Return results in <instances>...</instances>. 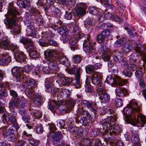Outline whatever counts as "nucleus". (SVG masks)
Listing matches in <instances>:
<instances>
[{
	"label": "nucleus",
	"mask_w": 146,
	"mask_h": 146,
	"mask_svg": "<svg viewBox=\"0 0 146 146\" xmlns=\"http://www.w3.org/2000/svg\"><path fill=\"white\" fill-rule=\"evenodd\" d=\"M143 48H140L139 46H137L135 48V52H138L142 57L144 65L146 66V56L145 53L143 51Z\"/></svg>",
	"instance_id": "27"
},
{
	"label": "nucleus",
	"mask_w": 146,
	"mask_h": 146,
	"mask_svg": "<svg viewBox=\"0 0 146 146\" xmlns=\"http://www.w3.org/2000/svg\"><path fill=\"white\" fill-rule=\"evenodd\" d=\"M96 86V89L99 96L102 94L104 92H106L102 82Z\"/></svg>",
	"instance_id": "37"
},
{
	"label": "nucleus",
	"mask_w": 146,
	"mask_h": 146,
	"mask_svg": "<svg viewBox=\"0 0 146 146\" xmlns=\"http://www.w3.org/2000/svg\"><path fill=\"white\" fill-rule=\"evenodd\" d=\"M131 133L132 136L131 137V140L132 143L134 144L140 142L138 132L135 130H133Z\"/></svg>",
	"instance_id": "31"
},
{
	"label": "nucleus",
	"mask_w": 146,
	"mask_h": 146,
	"mask_svg": "<svg viewBox=\"0 0 146 146\" xmlns=\"http://www.w3.org/2000/svg\"><path fill=\"white\" fill-rule=\"evenodd\" d=\"M10 116H7L5 118L4 117H3V121L4 123H10L13 124V126L17 130L19 128L18 124L17 122L16 116L17 115V113L13 112L12 113H10Z\"/></svg>",
	"instance_id": "5"
},
{
	"label": "nucleus",
	"mask_w": 146,
	"mask_h": 146,
	"mask_svg": "<svg viewBox=\"0 0 146 146\" xmlns=\"http://www.w3.org/2000/svg\"><path fill=\"white\" fill-rule=\"evenodd\" d=\"M9 93L14 99L15 100H20V98L17 92L14 90L10 89Z\"/></svg>",
	"instance_id": "48"
},
{
	"label": "nucleus",
	"mask_w": 146,
	"mask_h": 146,
	"mask_svg": "<svg viewBox=\"0 0 146 146\" xmlns=\"http://www.w3.org/2000/svg\"><path fill=\"white\" fill-rule=\"evenodd\" d=\"M106 39L105 37L101 33L98 35L97 40L99 43H102L104 42Z\"/></svg>",
	"instance_id": "58"
},
{
	"label": "nucleus",
	"mask_w": 146,
	"mask_h": 146,
	"mask_svg": "<svg viewBox=\"0 0 146 146\" xmlns=\"http://www.w3.org/2000/svg\"><path fill=\"white\" fill-rule=\"evenodd\" d=\"M103 76L102 73L94 72L91 74V81L92 83L95 85L99 84L102 82Z\"/></svg>",
	"instance_id": "13"
},
{
	"label": "nucleus",
	"mask_w": 146,
	"mask_h": 146,
	"mask_svg": "<svg viewBox=\"0 0 146 146\" xmlns=\"http://www.w3.org/2000/svg\"><path fill=\"white\" fill-rule=\"evenodd\" d=\"M116 118L115 116H111L104 119L101 123L105 131L104 134H106L108 130H110L109 133L110 135L112 134H117L119 133L121 131L120 127L116 124Z\"/></svg>",
	"instance_id": "3"
},
{
	"label": "nucleus",
	"mask_w": 146,
	"mask_h": 146,
	"mask_svg": "<svg viewBox=\"0 0 146 146\" xmlns=\"http://www.w3.org/2000/svg\"><path fill=\"white\" fill-rule=\"evenodd\" d=\"M15 58L18 62H21L26 61V56L24 52L20 51L17 52L14 55Z\"/></svg>",
	"instance_id": "20"
},
{
	"label": "nucleus",
	"mask_w": 146,
	"mask_h": 146,
	"mask_svg": "<svg viewBox=\"0 0 146 146\" xmlns=\"http://www.w3.org/2000/svg\"><path fill=\"white\" fill-rule=\"evenodd\" d=\"M58 79L56 82L59 85L69 86L73 81L72 79L60 74H58Z\"/></svg>",
	"instance_id": "7"
},
{
	"label": "nucleus",
	"mask_w": 146,
	"mask_h": 146,
	"mask_svg": "<svg viewBox=\"0 0 146 146\" xmlns=\"http://www.w3.org/2000/svg\"><path fill=\"white\" fill-rule=\"evenodd\" d=\"M3 133L4 136L6 137L8 141L14 142L16 140L14 134L15 130L13 129L10 128L3 131Z\"/></svg>",
	"instance_id": "14"
},
{
	"label": "nucleus",
	"mask_w": 146,
	"mask_h": 146,
	"mask_svg": "<svg viewBox=\"0 0 146 146\" xmlns=\"http://www.w3.org/2000/svg\"><path fill=\"white\" fill-rule=\"evenodd\" d=\"M19 47L17 45H15L12 44L10 45V47L9 49L11 50L14 52V54L17 52H18V51H20L19 50Z\"/></svg>",
	"instance_id": "55"
},
{
	"label": "nucleus",
	"mask_w": 146,
	"mask_h": 146,
	"mask_svg": "<svg viewBox=\"0 0 146 146\" xmlns=\"http://www.w3.org/2000/svg\"><path fill=\"white\" fill-rule=\"evenodd\" d=\"M82 145L83 146H92V143L89 139H83L82 142Z\"/></svg>",
	"instance_id": "57"
},
{
	"label": "nucleus",
	"mask_w": 146,
	"mask_h": 146,
	"mask_svg": "<svg viewBox=\"0 0 146 146\" xmlns=\"http://www.w3.org/2000/svg\"><path fill=\"white\" fill-rule=\"evenodd\" d=\"M55 54V52L53 50L49 49L47 50L44 52V55L47 60H48L50 58L56 57L54 56Z\"/></svg>",
	"instance_id": "38"
},
{
	"label": "nucleus",
	"mask_w": 146,
	"mask_h": 146,
	"mask_svg": "<svg viewBox=\"0 0 146 146\" xmlns=\"http://www.w3.org/2000/svg\"><path fill=\"white\" fill-rule=\"evenodd\" d=\"M78 40L76 37H72L69 40V43L71 45H76L77 43Z\"/></svg>",
	"instance_id": "63"
},
{
	"label": "nucleus",
	"mask_w": 146,
	"mask_h": 146,
	"mask_svg": "<svg viewBox=\"0 0 146 146\" xmlns=\"http://www.w3.org/2000/svg\"><path fill=\"white\" fill-rule=\"evenodd\" d=\"M52 80L51 78H46L45 80V85L46 91L54 95L56 93V90L54 86L52 84Z\"/></svg>",
	"instance_id": "12"
},
{
	"label": "nucleus",
	"mask_w": 146,
	"mask_h": 146,
	"mask_svg": "<svg viewBox=\"0 0 146 146\" xmlns=\"http://www.w3.org/2000/svg\"><path fill=\"white\" fill-rule=\"evenodd\" d=\"M82 103L85 107H86L91 111L94 113H95L96 111V104L92 101L87 100H82Z\"/></svg>",
	"instance_id": "17"
},
{
	"label": "nucleus",
	"mask_w": 146,
	"mask_h": 146,
	"mask_svg": "<svg viewBox=\"0 0 146 146\" xmlns=\"http://www.w3.org/2000/svg\"><path fill=\"white\" fill-rule=\"evenodd\" d=\"M30 1L25 0L23 1H19L17 2L18 5H19L20 6L24 8H25L28 7L30 6Z\"/></svg>",
	"instance_id": "36"
},
{
	"label": "nucleus",
	"mask_w": 146,
	"mask_h": 146,
	"mask_svg": "<svg viewBox=\"0 0 146 146\" xmlns=\"http://www.w3.org/2000/svg\"><path fill=\"white\" fill-rule=\"evenodd\" d=\"M59 33L62 36V39L64 42H66L69 40L70 36L68 35V32L62 30L60 31Z\"/></svg>",
	"instance_id": "34"
},
{
	"label": "nucleus",
	"mask_w": 146,
	"mask_h": 146,
	"mask_svg": "<svg viewBox=\"0 0 146 146\" xmlns=\"http://www.w3.org/2000/svg\"><path fill=\"white\" fill-rule=\"evenodd\" d=\"M82 56L79 55H76L72 57L73 61L75 63H78L80 62L82 60Z\"/></svg>",
	"instance_id": "54"
},
{
	"label": "nucleus",
	"mask_w": 146,
	"mask_h": 146,
	"mask_svg": "<svg viewBox=\"0 0 146 146\" xmlns=\"http://www.w3.org/2000/svg\"><path fill=\"white\" fill-rule=\"evenodd\" d=\"M66 103L68 108H69L70 109L73 108L75 104L74 102L72 99H70L66 101Z\"/></svg>",
	"instance_id": "60"
},
{
	"label": "nucleus",
	"mask_w": 146,
	"mask_h": 146,
	"mask_svg": "<svg viewBox=\"0 0 146 146\" xmlns=\"http://www.w3.org/2000/svg\"><path fill=\"white\" fill-rule=\"evenodd\" d=\"M21 68L22 77L27 76V75L30 73L31 70V66L29 65L25 66L23 68Z\"/></svg>",
	"instance_id": "33"
},
{
	"label": "nucleus",
	"mask_w": 146,
	"mask_h": 146,
	"mask_svg": "<svg viewBox=\"0 0 146 146\" xmlns=\"http://www.w3.org/2000/svg\"><path fill=\"white\" fill-rule=\"evenodd\" d=\"M106 46H103L102 47V49L103 52L101 56V57L104 61H108L110 60V54L108 51V50L106 49Z\"/></svg>",
	"instance_id": "22"
},
{
	"label": "nucleus",
	"mask_w": 146,
	"mask_h": 146,
	"mask_svg": "<svg viewBox=\"0 0 146 146\" xmlns=\"http://www.w3.org/2000/svg\"><path fill=\"white\" fill-rule=\"evenodd\" d=\"M122 48V50L124 53H127L129 52V50L132 48V46L129 44L127 45V43L125 42L124 45Z\"/></svg>",
	"instance_id": "50"
},
{
	"label": "nucleus",
	"mask_w": 146,
	"mask_h": 146,
	"mask_svg": "<svg viewBox=\"0 0 146 146\" xmlns=\"http://www.w3.org/2000/svg\"><path fill=\"white\" fill-rule=\"evenodd\" d=\"M11 72L13 76L21 74V68L18 67H14L12 69Z\"/></svg>",
	"instance_id": "49"
},
{
	"label": "nucleus",
	"mask_w": 146,
	"mask_h": 146,
	"mask_svg": "<svg viewBox=\"0 0 146 146\" xmlns=\"http://www.w3.org/2000/svg\"><path fill=\"white\" fill-rule=\"evenodd\" d=\"M139 112V108L137 104L134 102H130L124 109L125 115V120L134 126L143 127L146 123V116Z\"/></svg>",
	"instance_id": "1"
},
{
	"label": "nucleus",
	"mask_w": 146,
	"mask_h": 146,
	"mask_svg": "<svg viewBox=\"0 0 146 146\" xmlns=\"http://www.w3.org/2000/svg\"><path fill=\"white\" fill-rule=\"evenodd\" d=\"M87 73L90 74V73L92 74V73L95 72L94 68L93 66L91 65H88L87 66L85 67Z\"/></svg>",
	"instance_id": "53"
},
{
	"label": "nucleus",
	"mask_w": 146,
	"mask_h": 146,
	"mask_svg": "<svg viewBox=\"0 0 146 146\" xmlns=\"http://www.w3.org/2000/svg\"><path fill=\"white\" fill-rule=\"evenodd\" d=\"M0 47L5 50H9L10 47L9 42L7 40H3L0 43Z\"/></svg>",
	"instance_id": "35"
},
{
	"label": "nucleus",
	"mask_w": 146,
	"mask_h": 146,
	"mask_svg": "<svg viewBox=\"0 0 146 146\" xmlns=\"http://www.w3.org/2000/svg\"><path fill=\"white\" fill-rule=\"evenodd\" d=\"M47 63L48 66L52 71L54 74H59L60 70V68L58 66L57 61V58L56 57L50 58L47 60Z\"/></svg>",
	"instance_id": "6"
},
{
	"label": "nucleus",
	"mask_w": 146,
	"mask_h": 146,
	"mask_svg": "<svg viewBox=\"0 0 146 146\" xmlns=\"http://www.w3.org/2000/svg\"><path fill=\"white\" fill-rule=\"evenodd\" d=\"M127 82L126 80L121 79L118 76H116L115 77V84L116 85L118 84L119 86H122L126 83Z\"/></svg>",
	"instance_id": "42"
},
{
	"label": "nucleus",
	"mask_w": 146,
	"mask_h": 146,
	"mask_svg": "<svg viewBox=\"0 0 146 146\" xmlns=\"http://www.w3.org/2000/svg\"><path fill=\"white\" fill-rule=\"evenodd\" d=\"M28 131L24 130L22 133V138L23 139L27 140L33 146H38V142L33 137L31 134H29Z\"/></svg>",
	"instance_id": "10"
},
{
	"label": "nucleus",
	"mask_w": 146,
	"mask_h": 146,
	"mask_svg": "<svg viewBox=\"0 0 146 146\" xmlns=\"http://www.w3.org/2000/svg\"><path fill=\"white\" fill-rule=\"evenodd\" d=\"M20 100H15L14 99H12L9 102V109L10 111L4 113L3 115V117H4L5 118L7 116H10V113H12V112H15L16 113L14 110V109L16 108H18L19 107V102Z\"/></svg>",
	"instance_id": "9"
},
{
	"label": "nucleus",
	"mask_w": 146,
	"mask_h": 146,
	"mask_svg": "<svg viewBox=\"0 0 146 146\" xmlns=\"http://www.w3.org/2000/svg\"><path fill=\"white\" fill-rule=\"evenodd\" d=\"M77 113L82 115L86 116L88 118L89 120H92L91 116L90 114L88 111L84 110L82 108H81L78 110Z\"/></svg>",
	"instance_id": "40"
},
{
	"label": "nucleus",
	"mask_w": 146,
	"mask_h": 146,
	"mask_svg": "<svg viewBox=\"0 0 146 146\" xmlns=\"http://www.w3.org/2000/svg\"><path fill=\"white\" fill-rule=\"evenodd\" d=\"M62 136L60 131L56 132L54 135L52 136L51 139V141L54 144L59 142L60 140L62 138Z\"/></svg>",
	"instance_id": "23"
},
{
	"label": "nucleus",
	"mask_w": 146,
	"mask_h": 146,
	"mask_svg": "<svg viewBox=\"0 0 146 146\" xmlns=\"http://www.w3.org/2000/svg\"><path fill=\"white\" fill-rule=\"evenodd\" d=\"M22 79L23 82V86L25 88H26L30 86H31L30 87L32 88L33 87L34 88L36 87L37 82L35 80L29 77L28 76L22 77Z\"/></svg>",
	"instance_id": "11"
},
{
	"label": "nucleus",
	"mask_w": 146,
	"mask_h": 146,
	"mask_svg": "<svg viewBox=\"0 0 146 146\" xmlns=\"http://www.w3.org/2000/svg\"><path fill=\"white\" fill-rule=\"evenodd\" d=\"M99 99L101 100V102L102 103L103 100L106 103H108L110 100V95L106 92H104L102 94L99 96Z\"/></svg>",
	"instance_id": "28"
},
{
	"label": "nucleus",
	"mask_w": 146,
	"mask_h": 146,
	"mask_svg": "<svg viewBox=\"0 0 146 146\" xmlns=\"http://www.w3.org/2000/svg\"><path fill=\"white\" fill-rule=\"evenodd\" d=\"M43 131V126L41 124L38 125L36 129V132L38 134H40L42 133Z\"/></svg>",
	"instance_id": "61"
},
{
	"label": "nucleus",
	"mask_w": 146,
	"mask_h": 146,
	"mask_svg": "<svg viewBox=\"0 0 146 146\" xmlns=\"http://www.w3.org/2000/svg\"><path fill=\"white\" fill-rule=\"evenodd\" d=\"M125 39L124 38L122 39H119L115 41L114 43V46L115 47H119L123 46L125 45Z\"/></svg>",
	"instance_id": "47"
},
{
	"label": "nucleus",
	"mask_w": 146,
	"mask_h": 146,
	"mask_svg": "<svg viewBox=\"0 0 146 146\" xmlns=\"http://www.w3.org/2000/svg\"><path fill=\"white\" fill-rule=\"evenodd\" d=\"M88 11L89 13L93 15H96L98 13V10L96 7L94 6L89 8Z\"/></svg>",
	"instance_id": "51"
},
{
	"label": "nucleus",
	"mask_w": 146,
	"mask_h": 146,
	"mask_svg": "<svg viewBox=\"0 0 146 146\" xmlns=\"http://www.w3.org/2000/svg\"><path fill=\"white\" fill-rule=\"evenodd\" d=\"M27 103V101L24 98H23L19 102V107H25Z\"/></svg>",
	"instance_id": "62"
},
{
	"label": "nucleus",
	"mask_w": 146,
	"mask_h": 146,
	"mask_svg": "<svg viewBox=\"0 0 146 146\" xmlns=\"http://www.w3.org/2000/svg\"><path fill=\"white\" fill-rule=\"evenodd\" d=\"M27 28L26 30L27 35L28 36H34L35 34L34 27L31 23H28L27 25Z\"/></svg>",
	"instance_id": "24"
},
{
	"label": "nucleus",
	"mask_w": 146,
	"mask_h": 146,
	"mask_svg": "<svg viewBox=\"0 0 146 146\" xmlns=\"http://www.w3.org/2000/svg\"><path fill=\"white\" fill-rule=\"evenodd\" d=\"M75 119V122L76 123H80L82 125H86L87 123V118L86 117H82L80 119L79 118Z\"/></svg>",
	"instance_id": "43"
},
{
	"label": "nucleus",
	"mask_w": 146,
	"mask_h": 146,
	"mask_svg": "<svg viewBox=\"0 0 146 146\" xmlns=\"http://www.w3.org/2000/svg\"><path fill=\"white\" fill-rule=\"evenodd\" d=\"M89 37L88 36L86 40L84 41L83 43L84 49L88 54H90V53H93L95 52V48L94 44L89 41Z\"/></svg>",
	"instance_id": "8"
},
{
	"label": "nucleus",
	"mask_w": 146,
	"mask_h": 146,
	"mask_svg": "<svg viewBox=\"0 0 146 146\" xmlns=\"http://www.w3.org/2000/svg\"><path fill=\"white\" fill-rule=\"evenodd\" d=\"M70 91L68 89H60L59 90L57 93V96L65 99H67L70 95Z\"/></svg>",
	"instance_id": "19"
},
{
	"label": "nucleus",
	"mask_w": 146,
	"mask_h": 146,
	"mask_svg": "<svg viewBox=\"0 0 146 146\" xmlns=\"http://www.w3.org/2000/svg\"><path fill=\"white\" fill-rule=\"evenodd\" d=\"M84 5L82 3V5ZM82 5L81 6H78L76 10V13L77 15L79 17H81L84 15L86 13V7L84 6L82 7Z\"/></svg>",
	"instance_id": "25"
},
{
	"label": "nucleus",
	"mask_w": 146,
	"mask_h": 146,
	"mask_svg": "<svg viewBox=\"0 0 146 146\" xmlns=\"http://www.w3.org/2000/svg\"><path fill=\"white\" fill-rule=\"evenodd\" d=\"M127 90L122 87L117 88L115 90V93L118 97H122L126 95Z\"/></svg>",
	"instance_id": "29"
},
{
	"label": "nucleus",
	"mask_w": 146,
	"mask_h": 146,
	"mask_svg": "<svg viewBox=\"0 0 146 146\" xmlns=\"http://www.w3.org/2000/svg\"><path fill=\"white\" fill-rule=\"evenodd\" d=\"M101 3L108 9L111 10L113 11L115 10L114 6L112 4H109L110 0H99Z\"/></svg>",
	"instance_id": "30"
},
{
	"label": "nucleus",
	"mask_w": 146,
	"mask_h": 146,
	"mask_svg": "<svg viewBox=\"0 0 146 146\" xmlns=\"http://www.w3.org/2000/svg\"><path fill=\"white\" fill-rule=\"evenodd\" d=\"M130 59L129 62H132L133 63L135 62L139 58V56L136 53H133L131 54L130 57H129Z\"/></svg>",
	"instance_id": "52"
},
{
	"label": "nucleus",
	"mask_w": 146,
	"mask_h": 146,
	"mask_svg": "<svg viewBox=\"0 0 146 146\" xmlns=\"http://www.w3.org/2000/svg\"><path fill=\"white\" fill-rule=\"evenodd\" d=\"M123 56L122 53L117 52L113 55V59L116 62H120L123 60Z\"/></svg>",
	"instance_id": "32"
},
{
	"label": "nucleus",
	"mask_w": 146,
	"mask_h": 146,
	"mask_svg": "<svg viewBox=\"0 0 146 146\" xmlns=\"http://www.w3.org/2000/svg\"><path fill=\"white\" fill-rule=\"evenodd\" d=\"M19 42L23 44L27 49H32L34 47L33 42L30 38L22 37L20 38Z\"/></svg>",
	"instance_id": "15"
},
{
	"label": "nucleus",
	"mask_w": 146,
	"mask_h": 146,
	"mask_svg": "<svg viewBox=\"0 0 146 146\" xmlns=\"http://www.w3.org/2000/svg\"><path fill=\"white\" fill-rule=\"evenodd\" d=\"M2 58L0 60V64L2 65H8L11 61L9 54L6 52L2 54Z\"/></svg>",
	"instance_id": "18"
},
{
	"label": "nucleus",
	"mask_w": 146,
	"mask_h": 146,
	"mask_svg": "<svg viewBox=\"0 0 146 146\" xmlns=\"http://www.w3.org/2000/svg\"><path fill=\"white\" fill-rule=\"evenodd\" d=\"M33 98V102L35 105L39 106L41 105L43 99L40 93H36L35 94Z\"/></svg>",
	"instance_id": "21"
},
{
	"label": "nucleus",
	"mask_w": 146,
	"mask_h": 146,
	"mask_svg": "<svg viewBox=\"0 0 146 146\" xmlns=\"http://www.w3.org/2000/svg\"><path fill=\"white\" fill-rule=\"evenodd\" d=\"M5 16L6 18L4 20V22L6 27L11 29L13 32L19 33L21 32L20 27L17 25V19L19 17V13L13 4H9L7 13Z\"/></svg>",
	"instance_id": "2"
},
{
	"label": "nucleus",
	"mask_w": 146,
	"mask_h": 146,
	"mask_svg": "<svg viewBox=\"0 0 146 146\" xmlns=\"http://www.w3.org/2000/svg\"><path fill=\"white\" fill-rule=\"evenodd\" d=\"M41 37L45 39L47 41L48 40L52 37L51 32L50 31H46L45 32H42L41 35Z\"/></svg>",
	"instance_id": "44"
},
{
	"label": "nucleus",
	"mask_w": 146,
	"mask_h": 146,
	"mask_svg": "<svg viewBox=\"0 0 146 146\" xmlns=\"http://www.w3.org/2000/svg\"><path fill=\"white\" fill-rule=\"evenodd\" d=\"M0 87L4 88V90H6L7 89L10 90V84L9 82L6 81L4 83H0Z\"/></svg>",
	"instance_id": "56"
},
{
	"label": "nucleus",
	"mask_w": 146,
	"mask_h": 146,
	"mask_svg": "<svg viewBox=\"0 0 146 146\" xmlns=\"http://www.w3.org/2000/svg\"><path fill=\"white\" fill-rule=\"evenodd\" d=\"M29 12L34 14L35 16H38L40 14L39 11L33 7H31L29 9Z\"/></svg>",
	"instance_id": "59"
},
{
	"label": "nucleus",
	"mask_w": 146,
	"mask_h": 146,
	"mask_svg": "<svg viewBox=\"0 0 146 146\" xmlns=\"http://www.w3.org/2000/svg\"><path fill=\"white\" fill-rule=\"evenodd\" d=\"M116 106L118 107H121L123 106V102L121 98H117L115 100Z\"/></svg>",
	"instance_id": "64"
},
{
	"label": "nucleus",
	"mask_w": 146,
	"mask_h": 146,
	"mask_svg": "<svg viewBox=\"0 0 146 146\" xmlns=\"http://www.w3.org/2000/svg\"><path fill=\"white\" fill-rule=\"evenodd\" d=\"M58 59L60 63L63 65H65L68 59L62 53H59L58 56Z\"/></svg>",
	"instance_id": "39"
},
{
	"label": "nucleus",
	"mask_w": 146,
	"mask_h": 146,
	"mask_svg": "<svg viewBox=\"0 0 146 146\" xmlns=\"http://www.w3.org/2000/svg\"><path fill=\"white\" fill-rule=\"evenodd\" d=\"M34 46L33 48L31 49H27L28 50H29V54L30 57L32 58H38L39 56L38 54L37 53L36 50H35Z\"/></svg>",
	"instance_id": "45"
},
{
	"label": "nucleus",
	"mask_w": 146,
	"mask_h": 146,
	"mask_svg": "<svg viewBox=\"0 0 146 146\" xmlns=\"http://www.w3.org/2000/svg\"><path fill=\"white\" fill-rule=\"evenodd\" d=\"M25 93L27 96L29 97H31L34 96L36 94L35 92V90L32 88H27L25 90Z\"/></svg>",
	"instance_id": "46"
},
{
	"label": "nucleus",
	"mask_w": 146,
	"mask_h": 146,
	"mask_svg": "<svg viewBox=\"0 0 146 146\" xmlns=\"http://www.w3.org/2000/svg\"><path fill=\"white\" fill-rule=\"evenodd\" d=\"M58 3L61 5L71 7L74 6L75 2L73 0H58Z\"/></svg>",
	"instance_id": "26"
},
{
	"label": "nucleus",
	"mask_w": 146,
	"mask_h": 146,
	"mask_svg": "<svg viewBox=\"0 0 146 146\" xmlns=\"http://www.w3.org/2000/svg\"><path fill=\"white\" fill-rule=\"evenodd\" d=\"M80 74L78 73L76 76H75V82L73 83V85L76 88L81 87V82L80 80Z\"/></svg>",
	"instance_id": "41"
},
{
	"label": "nucleus",
	"mask_w": 146,
	"mask_h": 146,
	"mask_svg": "<svg viewBox=\"0 0 146 146\" xmlns=\"http://www.w3.org/2000/svg\"><path fill=\"white\" fill-rule=\"evenodd\" d=\"M37 6L43 7L46 15H52L56 17H58L60 15V10L53 5H50L47 4L46 0H38L36 3Z\"/></svg>",
	"instance_id": "4"
},
{
	"label": "nucleus",
	"mask_w": 146,
	"mask_h": 146,
	"mask_svg": "<svg viewBox=\"0 0 146 146\" xmlns=\"http://www.w3.org/2000/svg\"><path fill=\"white\" fill-rule=\"evenodd\" d=\"M62 105V101L61 100L56 101L55 100H50L48 102L49 109L51 111L54 110L56 106V109H59L60 106Z\"/></svg>",
	"instance_id": "16"
}]
</instances>
